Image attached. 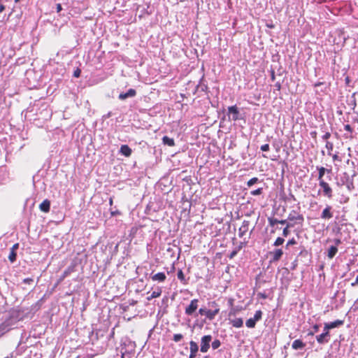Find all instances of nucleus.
Wrapping results in <instances>:
<instances>
[{
	"label": "nucleus",
	"mask_w": 358,
	"mask_h": 358,
	"mask_svg": "<svg viewBox=\"0 0 358 358\" xmlns=\"http://www.w3.org/2000/svg\"><path fill=\"white\" fill-rule=\"evenodd\" d=\"M256 322H257L252 317V318L248 319L246 321L245 324H246L247 327H248V328H254L255 327Z\"/></svg>",
	"instance_id": "nucleus-24"
},
{
	"label": "nucleus",
	"mask_w": 358,
	"mask_h": 358,
	"mask_svg": "<svg viewBox=\"0 0 358 358\" xmlns=\"http://www.w3.org/2000/svg\"><path fill=\"white\" fill-rule=\"evenodd\" d=\"M279 222L278 220L275 219V218H268V222H269V224L272 227H273L274 225H275L276 224H278Z\"/></svg>",
	"instance_id": "nucleus-36"
},
{
	"label": "nucleus",
	"mask_w": 358,
	"mask_h": 358,
	"mask_svg": "<svg viewBox=\"0 0 358 358\" xmlns=\"http://www.w3.org/2000/svg\"><path fill=\"white\" fill-rule=\"evenodd\" d=\"M136 95V91L134 89H129L126 93H121L119 98L121 100H124L129 97H133Z\"/></svg>",
	"instance_id": "nucleus-14"
},
{
	"label": "nucleus",
	"mask_w": 358,
	"mask_h": 358,
	"mask_svg": "<svg viewBox=\"0 0 358 358\" xmlns=\"http://www.w3.org/2000/svg\"><path fill=\"white\" fill-rule=\"evenodd\" d=\"M304 343L299 339L294 341L292 347L294 350L302 349L304 347Z\"/></svg>",
	"instance_id": "nucleus-20"
},
{
	"label": "nucleus",
	"mask_w": 358,
	"mask_h": 358,
	"mask_svg": "<svg viewBox=\"0 0 358 358\" xmlns=\"http://www.w3.org/2000/svg\"><path fill=\"white\" fill-rule=\"evenodd\" d=\"M262 193V188H258L255 190H253L250 192V194L253 196L260 195Z\"/></svg>",
	"instance_id": "nucleus-34"
},
{
	"label": "nucleus",
	"mask_w": 358,
	"mask_h": 358,
	"mask_svg": "<svg viewBox=\"0 0 358 358\" xmlns=\"http://www.w3.org/2000/svg\"><path fill=\"white\" fill-rule=\"evenodd\" d=\"M319 185L323 189L324 195L331 199L332 197V189L329 184L325 181H320Z\"/></svg>",
	"instance_id": "nucleus-3"
},
{
	"label": "nucleus",
	"mask_w": 358,
	"mask_h": 358,
	"mask_svg": "<svg viewBox=\"0 0 358 358\" xmlns=\"http://www.w3.org/2000/svg\"><path fill=\"white\" fill-rule=\"evenodd\" d=\"M115 213H116L113 211V216L115 215Z\"/></svg>",
	"instance_id": "nucleus-57"
},
{
	"label": "nucleus",
	"mask_w": 358,
	"mask_h": 358,
	"mask_svg": "<svg viewBox=\"0 0 358 358\" xmlns=\"http://www.w3.org/2000/svg\"><path fill=\"white\" fill-rule=\"evenodd\" d=\"M235 254H236V252H233V253L231 254V257H232L233 255H234Z\"/></svg>",
	"instance_id": "nucleus-56"
},
{
	"label": "nucleus",
	"mask_w": 358,
	"mask_h": 358,
	"mask_svg": "<svg viewBox=\"0 0 358 358\" xmlns=\"http://www.w3.org/2000/svg\"><path fill=\"white\" fill-rule=\"evenodd\" d=\"M262 311H261V310H257V311L255 312V315H254V317H253V318H254V320H255L256 322H257V321H259V320H261V318H262Z\"/></svg>",
	"instance_id": "nucleus-28"
},
{
	"label": "nucleus",
	"mask_w": 358,
	"mask_h": 358,
	"mask_svg": "<svg viewBox=\"0 0 358 358\" xmlns=\"http://www.w3.org/2000/svg\"><path fill=\"white\" fill-rule=\"evenodd\" d=\"M317 169L319 171V176H318L319 182L324 181L322 178H323L327 169L324 167H318ZM327 171L329 172V170H327Z\"/></svg>",
	"instance_id": "nucleus-23"
},
{
	"label": "nucleus",
	"mask_w": 358,
	"mask_h": 358,
	"mask_svg": "<svg viewBox=\"0 0 358 358\" xmlns=\"http://www.w3.org/2000/svg\"><path fill=\"white\" fill-rule=\"evenodd\" d=\"M81 71L80 69H76L73 72V76L75 78H78L80 76Z\"/></svg>",
	"instance_id": "nucleus-37"
},
{
	"label": "nucleus",
	"mask_w": 358,
	"mask_h": 358,
	"mask_svg": "<svg viewBox=\"0 0 358 358\" xmlns=\"http://www.w3.org/2000/svg\"><path fill=\"white\" fill-rule=\"evenodd\" d=\"M183 338V336L181 334H176L173 335V340L175 342H179L182 338Z\"/></svg>",
	"instance_id": "nucleus-31"
},
{
	"label": "nucleus",
	"mask_w": 358,
	"mask_h": 358,
	"mask_svg": "<svg viewBox=\"0 0 358 358\" xmlns=\"http://www.w3.org/2000/svg\"><path fill=\"white\" fill-rule=\"evenodd\" d=\"M257 182H258V178H252L250 180L248 181L247 185L248 187H251L252 185H253L254 184L257 183Z\"/></svg>",
	"instance_id": "nucleus-30"
},
{
	"label": "nucleus",
	"mask_w": 358,
	"mask_h": 358,
	"mask_svg": "<svg viewBox=\"0 0 358 358\" xmlns=\"http://www.w3.org/2000/svg\"><path fill=\"white\" fill-rule=\"evenodd\" d=\"M177 277L180 281H185V275L182 270L178 271Z\"/></svg>",
	"instance_id": "nucleus-32"
},
{
	"label": "nucleus",
	"mask_w": 358,
	"mask_h": 358,
	"mask_svg": "<svg viewBox=\"0 0 358 358\" xmlns=\"http://www.w3.org/2000/svg\"><path fill=\"white\" fill-rule=\"evenodd\" d=\"M120 152L125 157H129L131 154V149L128 145H123L120 148Z\"/></svg>",
	"instance_id": "nucleus-15"
},
{
	"label": "nucleus",
	"mask_w": 358,
	"mask_h": 358,
	"mask_svg": "<svg viewBox=\"0 0 358 358\" xmlns=\"http://www.w3.org/2000/svg\"><path fill=\"white\" fill-rule=\"evenodd\" d=\"M20 0H15V2H18Z\"/></svg>",
	"instance_id": "nucleus-58"
},
{
	"label": "nucleus",
	"mask_w": 358,
	"mask_h": 358,
	"mask_svg": "<svg viewBox=\"0 0 358 358\" xmlns=\"http://www.w3.org/2000/svg\"><path fill=\"white\" fill-rule=\"evenodd\" d=\"M316 340L320 344L328 343L329 341V331L324 329L322 334L316 336Z\"/></svg>",
	"instance_id": "nucleus-6"
},
{
	"label": "nucleus",
	"mask_w": 358,
	"mask_h": 358,
	"mask_svg": "<svg viewBox=\"0 0 358 358\" xmlns=\"http://www.w3.org/2000/svg\"><path fill=\"white\" fill-rule=\"evenodd\" d=\"M206 310H207V309H206V308H201L199 310V313L201 315H205V316H206Z\"/></svg>",
	"instance_id": "nucleus-39"
},
{
	"label": "nucleus",
	"mask_w": 358,
	"mask_h": 358,
	"mask_svg": "<svg viewBox=\"0 0 358 358\" xmlns=\"http://www.w3.org/2000/svg\"><path fill=\"white\" fill-rule=\"evenodd\" d=\"M266 27H267L268 28H270V29H273V28H274V25H273L272 23H270V24H268H268H266Z\"/></svg>",
	"instance_id": "nucleus-50"
},
{
	"label": "nucleus",
	"mask_w": 358,
	"mask_h": 358,
	"mask_svg": "<svg viewBox=\"0 0 358 358\" xmlns=\"http://www.w3.org/2000/svg\"><path fill=\"white\" fill-rule=\"evenodd\" d=\"M208 306H209V307L212 308V310L217 309V313H220V306L215 301L209 302Z\"/></svg>",
	"instance_id": "nucleus-25"
},
{
	"label": "nucleus",
	"mask_w": 358,
	"mask_h": 358,
	"mask_svg": "<svg viewBox=\"0 0 358 358\" xmlns=\"http://www.w3.org/2000/svg\"><path fill=\"white\" fill-rule=\"evenodd\" d=\"M122 358H123V357H122Z\"/></svg>",
	"instance_id": "nucleus-59"
},
{
	"label": "nucleus",
	"mask_w": 358,
	"mask_h": 358,
	"mask_svg": "<svg viewBox=\"0 0 358 358\" xmlns=\"http://www.w3.org/2000/svg\"><path fill=\"white\" fill-rule=\"evenodd\" d=\"M217 314H218L217 309H216V310L207 309L206 317L209 320H213L215 319V316Z\"/></svg>",
	"instance_id": "nucleus-16"
},
{
	"label": "nucleus",
	"mask_w": 358,
	"mask_h": 358,
	"mask_svg": "<svg viewBox=\"0 0 358 358\" xmlns=\"http://www.w3.org/2000/svg\"><path fill=\"white\" fill-rule=\"evenodd\" d=\"M235 315L234 310L233 309H231V310L229 311V315H228V316H229V318H231V317H232L233 315Z\"/></svg>",
	"instance_id": "nucleus-43"
},
{
	"label": "nucleus",
	"mask_w": 358,
	"mask_h": 358,
	"mask_svg": "<svg viewBox=\"0 0 358 358\" xmlns=\"http://www.w3.org/2000/svg\"><path fill=\"white\" fill-rule=\"evenodd\" d=\"M269 150V145L268 144H264L261 146V150L263 152H266Z\"/></svg>",
	"instance_id": "nucleus-38"
},
{
	"label": "nucleus",
	"mask_w": 358,
	"mask_h": 358,
	"mask_svg": "<svg viewBox=\"0 0 358 358\" xmlns=\"http://www.w3.org/2000/svg\"><path fill=\"white\" fill-rule=\"evenodd\" d=\"M294 243H295V241L294 239L289 240L287 243V246L293 245Z\"/></svg>",
	"instance_id": "nucleus-47"
},
{
	"label": "nucleus",
	"mask_w": 358,
	"mask_h": 358,
	"mask_svg": "<svg viewBox=\"0 0 358 358\" xmlns=\"http://www.w3.org/2000/svg\"><path fill=\"white\" fill-rule=\"evenodd\" d=\"M228 113L229 118H231L232 120L236 121L239 119V110L236 106H229Z\"/></svg>",
	"instance_id": "nucleus-4"
},
{
	"label": "nucleus",
	"mask_w": 358,
	"mask_h": 358,
	"mask_svg": "<svg viewBox=\"0 0 358 358\" xmlns=\"http://www.w3.org/2000/svg\"><path fill=\"white\" fill-rule=\"evenodd\" d=\"M285 240L284 238H280V237H278L276 238V240L274 242V245L275 246H279L280 245H282L283 243H284Z\"/></svg>",
	"instance_id": "nucleus-29"
},
{
	"label": "nucleus",
	"mask_w": 358,
	"mask_h": 358,
	"mask_svg": "<svg viewBox=\"0 0 358 358\" xmlns=\"http://www.w3.org/2000/svg\"><path fill=\"white\" fill-rule=\"evenodd\" d=\"M190 355L189 358H194L196 352H198L199 347L196 343L194 341H190L189 343Z\"/></svg>",
	"instance_id": "nucleus-10"
},
{
	"label": "nucleus",
	"mask_w": 358,
	"mask_h": 358,
	"mask_svg": "<svg viewBox=\"0 0 358 358\" xmlns=\"http://www.w3.org/2000/svg\"><path fill=\"white\" fill-rule=\"evenodd\" d=\"M278 223H280L281 224H284L286 223V220H279Z\"/></svg>",
	"instance_id": "nucleus-52"
},
{
	"label": "nucleus",
	"mask_w": 358,
	"mask_h": 358,
	"mask_svg": "<svg viewBox=\"0 0 358 358\" xmlns=\"http://www.w3.org/2000/svg\"><path fill=\"white\" fill-rule=\"evenodd\" d=\"M333 148H334V145H333V143L329 142V141H327L326 143V148L328 150L329 152H331L333 150ZM329 155H331L330 152H329Z\"/></svg>",
	"instance_id": "nucleus-35"
},
{
	"label": "nucleus",
	"mask_w": 358,
	"mask_h": 358,
	"mask_svg": "<svg viewBox=\"0 0 358 358\" xmlns=\"http://www.w3.org/2000/svg\"><path fill=\"white\" fill-rule=\"evenodd\" d=\"M337 157H337V155H335L333 157V159L335 160V159H337Z\"/></svg>",
	"instance_id": "nucleus-55"
},
{
	"label": "nucleus",
	"mask_w": 358,
	"mask_h": 358,
	"mask_svg": "<svg viewBox=\"0 0 358 358\" xmlns=\"http://www.w3.org/2000/svg\"><path fill=\"white\" fill-rule=\"evenodd\" d=\"M221 343H220V341L219 340H215L213 343H212V348L215 350L217 348H218L220 346Z\"/></svg>",
	"instance_id": "nucleus-33"
},
{
	"label": "nucleus",
	"mask_w": 358,
	"mask_h": 358,
	"mask_svg": "<svg viewBox=\"0 0 358 358\" xmlns=\"http://www.w3.org/2000/svg\"><path fill=\"white\" fill-rule=\"evenodd\" d=\"M76 264H71L70 266L67 267V268L64 271L62 275V278H65L69 276L71 273L75 271Z\"/></svg>",
	"instance_id": "nucleus-18"
},
{
	"label": "nucleus",
	"mask_w": 358,
	"mask_h": 358,
	"mask_svg": "<svg viewBox=\"0 0 358 358\" xmlns=\"http://www.w3.org/2000/svg\"><path fill=\"white\" fill-rule=\"evenodd\" d=\"M151 279L153 281L163 282L166 279V275L163 272H159L151 275Z\"/></svg>",
	"instance_id": "nucleus-7"
},
{
	"label": "nucleus",
	"mask_w": 358,
	"mask_h": 358,
	"mask_svg": "<svg viewBox=\"0 0 358 358\" xmlns=\"http://www.w3.org/2000/svg\"><path fill=\"white\" fill-rule=\"evenodd\" d=\"M18 243L14 244L11 248V251H15V250H17L18 248Z\"/></svg>",
	"instance_id": "nucleus-44"
},
{
	"label": "nucleus",
	"mask_w": 358,
	"mask_h": 358,
	"mask_svg": "<svg viewBox=\"0 0 358 358\" xmlns=\"http://www.w3.org/2000/svg\"><path fill=\"white\" fill-rule=\"evenodd\" d=\"M345 129L348 131H352L351 127L349 124L345 125Z\"/></svg>",
	"instance_id": "nucleus-46"
},
{
	"label": "nucleus",
	"mask_w": 358,
	"mask_h": 358,
	"mask_svg": "<svg viewBox=\"0 0 358 358\" xmlns=\"http://www.w3.org/2000/svg\"><path fill=\"white\" fill-rule=\"evenodd\" d=\"M212 341V336L210 335H206L201 338V351L202 352H206L210 348V343Z\"/></svg>",
	"instance_id": "nucleus-1"
},
{
	"label": "nucleus",
	"mask_w": 358,
	"mask_h": 358,
	"mask_svg": "<svg viewBox=\"0 0 358 358\" xmlns=\"http://www.w3.org/2000/svg\"><path fill=\"white\" fill-rule=\"evenodd\" d=\"M248 231V226L245 224L242 225L239 229V236H243V234Z\"/></svg>",
	"instance_id": "nucleus-26"
},
{
	"label": "nucleus",
	"mask_w": 358,
	"mask_h": 358,
	"mask_svg": "<svg viewBox=\"0 0 358 358\" xmlns=\"http://www.w3.org/2000/svg\"><path fill=\"white\" fill-rule=\"evenodd\" d=\"M229 324H231L234 327L240 328L243 325V320L242 318H229Z\"/></svg>",
	"instance_id": "nucleus-9"
},
{
	"label": "nucleus",
	"mask_w": 358,
	"mask_h": 358,
	"mask_svg": "<svg viewBox=\"0 0 358 358\" xmlns=\"http://www.w3.org/2000/svg\"><path fill=\"white\" fill-rule=\"evenodd\" d=\"M12 326L11 319L6 320L0 324V336L8 332Z\"/></svg>",
	"instance_id": "nucleus-5"
},
{
	"label": "nucleus",
	"mask_w": 358,
	"mask_h": 358,
	"mask_svg": "<svg viewBox=\"0 0 358 358\" xmlns=\"http://www.w3.org/2000/svg\"><path fill=\"white\" fill-rule=\"evenodd\" d=\"M358 285V275L357 276L355 281V282H353L351 284V285H352V287H354V286H356V285Z\"/></svg>",
	"instance_id": "nucleus-48"
},
{
	"label": "nucleus",
	"mask_w": 358,
	"mask_h": 358,
	"mask_svg": "<svg viewBox=\"0 0 358 358\" xmlns=\"http://www.w3.org/2000/svg\"><path fill=\"white\" fill-rule=\"evenodd\" d=\"M16 257H17V254H16L15 251H11L10 250V252L9 256H8L9 260L11 262H13L15 261Z\"/></svg>",
	"instance_id": "nucleus-27"
},
{
	"label": "nucleus",
	"mask_w": 358,
	"mask_h": 358,
	"mask_svg": "<svg viewBox=\"0 0 358 358\" xmlns=\"http://www.w3.org/2000/svg\"><path fill=\"white\" fill-rule=\"evenodd\" d=\"M39 209L44 213H48L50 209V201L48 199H45L40 205Z\"/></svg>",
	"instance_id": "nucleus-12"
},
{
	"label": "nucleus",
	"mask_w": 358,
	"mask_h": 358,
	"mask_svg": "<svg viewBox=\"0 0 358 358\" xmlns=\"http://www.w3.org/2000/svg\"><path fill=\"white\" fill-rule=\"evenodd\" d=\"M162 142L164 144L167 145L169 146H173L175 145L174 140L171 138L166 136L163 137Z\"/></svg>",
	"instance_id": "nucleus-22"
},
{
	"label": "nucleus",
	"mask_w": 358,
	"mask_h": 358,
	"mask_svg": "<svg viewBox=\"0 0 358 358\" xmlns=\"http://www.w3.org/2000/svg\"><path fill=\"white\" fill-rule=\"evenodd\" d=\"M5 10V6L0 2V13Z\"/></svg>",
	"instance_id": "nucleus-49"
},
{
	"label": "nucleus",
	"mask_w": 358,
	"mask_h": 358,
	"mask_svg": "<svg viewBox=\"0 0 358 358\" xmlns=\"http://www.w3.org/2000/svg\"><path fill=\"white\" fill-rule=\"evenodd\" d=\"M108 203L110 206H112V197L108 198Z\"/></svg>",
	"instance_id": "nucleus-53"
},
{
	"label": "nucleus",
	"mask_w": 358,
	"mask_h": 358,
	"mask_svg": "<svg viewBox=\"0 0 358 358\" xmlns=\"http://www.w3.org/2000/svg\"><path fill=\"white\" fill-rule=\"evenodd\" d=\"M331 207L329 206H327L322 211L321 214V217L322 219H330L333 217V214L331 212Z\"/></svg>",
	"instance_id": "nucleus-13"
},
{
	"label": "nucleus",
	"mask_w": 358,
	"mask_h": 358,
	"mask_svg": "<svg viewBox=\"0 0 358 358\" xmlns=\"http://www.w3.org/2000/svg\"><path fill=\"white\" fill-rule=\"evenodd\" d=\"M288 227H289V226H287V227H285L283 229L282 234H283L284 236H287L288 235V234H289Z\"/></svg>",
	"instance_id": "nucleus-40"
},
{
	"label": "nucleus",
	"mask_w": 358,
	"mask_h": 358,
	"mask_svg": "<svg viewBox=\"0 0 358 358\" xmlns=\"http://www.w3.org/2000/svg\"><path fill=\"white\" fill-rule=\"evenodd\" d=\"M229 302V304L231 306L232 303H233V300L231 299H230Z\"/></svg>",
	"instance_id": "nucleus-54"
},
{
	"label": "nucleus",
	"mask_w": 358,
	"mask_h": 358,
	"mask_svg": "<svg viewBox=\"0 0 358 358\" xmlns=\"http://www.w3.org/2000/svg\"><path fill=\"white\" fill-rule=\"evenodd\" d=\"M271 255L272 256L271 261L277 262L281 258L282 255H283V252L281 249H276L271 252Z\"/></svg>",
	"instance_id": "nucleus-11"
},
{
	"label": "nucleus",
	"mask_w": 358,
	"mask_h": 358,
	"mask_svg": "<svg viewBox=\"0 0 358 358\" xmlns=\"http://www.w3.org/2000/svg\"><path fill=\"white\" fill-rule=\"evenodd\" d=\"M62 5L60 3L57 4V12L59 13L62 10Z\"/></svg>",
	"instance_id": "nucleus-45"
},
{
	"label": "nucleus",
	"mask_w": 358,
	"mask_h": 358,
	"mask_svg": "<svg viewBox=\"0 0 358 358\" xmlns=\"http://www.w3.org/2000/svg\"><path fill=\"white\" fill-rule=\"evenodd\" d=\"M313 329L315 330V332H317L318 331V329H319V326L317 324H315L314 327H313Z\"/></svg>",
	"instance_id": "nucleus-51"
},
{
	"label": "nucleus",
	"mask_w": 358,
	"mask_h": 358,
	"mask_svg": "<svg viewBox=\"0 0 358 358\" xmlns=\"http://www.w3.org/2000/svg\"><path fill=\"white\" fill-rule=\"evenodd\" d=\"M338 252V248L336 246H331L329 249H328V257L329 259H332L335 255Z\"/></svg>",
	"instance_id": "nucleus-21"
},
{
	"label": "nucleus",
	"mask_w": 358,
	"mask_h": 358,
	"mask_svg": "<svg viewBox=\"0 0 358 358\" xmlns=\"http://www.w3.org/2000/svg\"><path fill=\"white\" fill-rule=\"evenodd\" d=\"M330 133L327 132L324 135L322 136V139L327 140L330 137Z\"/></svg>",
	"instance_id": "nucleus-41"
},
{
	"label": "nucleus",
	"mask_w": 358,
	"mask_h": 358,
	"mask_svg": "<svg viewBox=\"0 0 358 358\" xmlns=\"http://www.w3.org/2000/svg\"><path fill=\"white\" fill-rule=\"evenodd\" d=\"M31 282H33V279H31V278H25L24 280V282L27 283V284H29Z\"/></svg>",
	"instance_id": "nucleus-42"
},
{
	"label": "nucleus",
	"mask_w": 358,
	"mask_h": 358,
	"mask_svg": "<svg viewBox=\"0 0 358 358\" xmlns=\"http://www.w3.org/2000/svg\"><path fill=\"white\" fill-rule=\"evenodd\" d=\"M162 289L160 287H157L155 291H153L152 292L150 296L147 297V300L150 301L152 299L157 298V297L160 296L162 294Z\"/></svg>",
	"instance_id": "nucleus-17"
},
{
	"label": "nucleus",
	"mask_w": 358,
	"mask_h": 358,
	"mask_svg": "<svg viewBox=\"0 0 358 358\" xmlns=\"http://www.w3.org/2000/svg\"><path fill=\"white\" fill-rule=\"evenodd\" d=\"M343 323V322L342 320H336L334 322L325 323L324 324V330L329 331V329H334V328H336V327H338L342 325Z\"/></svg>",
	"instance_id": "nucleus-8"
},
{
	"label": "nucleus",
	"mask_w": 358,
	"mask_h": 358,
	"mask_svg": "<svg viewBox=\"0 0 358 358\" xmlns=\"http://www.w3.org/2000/svg\"><path fill=\"white\" fill-rule=\"evenodd\" d=\"M288 219L289 220H300V221H303V216L301 215H299L294 211H293L292 213H291L289 215Z\"/></svg>",
	"instance_id": "nucleus-19"
},
{
	"label": "nucleus",
	"mask_w": 358,
	"mask_h": 358,
	"mask_svg": "<svg viewBox=\"0 0 358 358\" xmlns=\"http://www.w3.org/2000/svg\"><path fill=\"white\" fill-rule=\"evenodd\" d=\"M199 300L196 299H192L188 306L185 308V314L192 315L198 308Z\"/></svg>",
	"instance_id": "nucleus-2"
}]
</instances>
